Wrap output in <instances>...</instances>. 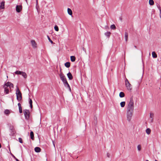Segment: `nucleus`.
<instances>
[{"label":"nucleus","instance_id":"f257e3e1","mask_svg":"<svg viewBox=\"0 0 161 161\" xmlns=\"http://www.w3.org/2000/svg\"><path fill=\"white\" fill-rule=\"evenodd\" d=\"M4 88V92L6 94L9 93V90H11L13 88V84L11 82H7L5 83L3 86Z\"/></svg>","mask_w":161,"mask_h":161},{"label":"nucleus","instance_id":"f03ea898","mask_svg":"<svg viewBox=\"0 0 161 161\" xmlns=\"http://www.w3.org/2000/svg\"><path fill=\"white\" fill-rule=\"evenodd\" d=\"M134 101L132 98H131L128 104L127 110L129 111H134Z\"/></svg>","mask_w":161,"mask_h":161},{"label":"nucleus","instance_id":"7ed1b4c3","mask_svg":"<svg viewBox=\"0 0 161 161\" xmlns=\"http://www.w3.org/2000/svg\"><path fill=\"white\" fill-rule=\"evenodd\" d=\"M134 111L127 110L126 119L129 122H130L133 116Z\"/></svg>","mask_w":161,"mask_h":161},{"label":"nucleus","instance_id":"20e7f679","mask_svg":"<svg viewBox=\"0 0 161 161\" xmlns=\"http://www.w3.org/2000/svg\"><path fill=\"white\" fill-rule=\"evenodd\" d=\"M16 94L17 100L19 101H20L22 99V94L17 86Z\"/></svg>","mask_w":161,"mask_h":161},{"label":"nucleus","instance_id":"39448f33","mask_svg":"<svg viewBox=\"0 0 161 161\" xmlns=\"http://www.w3.org/2000/svg\"><path fill=\"white\" fill-rule=\"evenodd\" d=\"M24 114L26 119H28L30 117V111L28 110L25 109L23 111Z\"/></svg>","mask_w":161,"mask_h":161},{"label":"nucleus","instance_id":"423d86ee","mask_svg":"<svg viewBox=\"0 0 161 161\" xmlns=\"http://www.w3.org/2000/svg\"><path fill=\"white\" fill-rule=\"evenodd\" d=\"M17 12L18 13L20 12L22 9V7L21 5H17L16 8Z\"/></svg>","mask_w":161,"mask_h":161},{"label":"nucleus","instance_id":"0eeeda50","mask_svg":"<svg viewBox=\"0 0 161 161\" xmlns=\"http://www.w3.org/2000/svg\"><path fill=\"white\" fill-rule=\"evenodd\" d=\"M59 75L62 81H63L64 80H65V79H66L65 76L62 73H60Z\"/></svg>","mask_w":161,"mask_h":161},{"label":"nucleus","instance_id":"6e6552de","mask_svg":"<svg viewBox=\"0 0 161 161\" xmlns=\"http://www.w3.org/2000/svg\"><path fill=\"white\" fill-rule=\"evenodd\" d=\"M154 114L153 113H150V115L149 120L151 122H153V119Z\"/></svg>","mask_w":161,"mask_h":161},{"label":"nucleus","instance_id":"1a4fd4ad","mask_svg":"<svg viewBox=\"0 0 161 161\" xmlns=\"http://www.w3.org/2000/svg\"><path fill=\"white\" fill-rule=\"evenodd\" d=\"M31 43L33 47L36 48L37 47L36 44L34 40H31Z\"/></svg>","mask_w":161,"mask_h":161},{"label":"nucleus","instance_id":"9d476101","mask_svg":"<svg viewBox=\"0 0 161 161\" xmlns=\"http://www.w3.org/2000/svg\"><path fill=\"white\" fill-rule=\"evenodd\" d=\"M67 75L68 76V78H69V80H71L73 79V76L71 74L70 72H69L67 74Z\"/></svg>","mask_w":161,"mask_h":161},{"label":"nucleus","instance_id":"9b49d317","mask_svg":"<svg viewBox=\"0 0 161 161\" xmlns=\"http://www.w3.org/2000/svg\"><path fill=\"white\" fill-rule=\"evenodd\" d=\"M4 2H2L0 3V8L1 9H4Z\"/></svg>","mask_w":161,"mask_h":161},{"label":"nucleus","instance_id":"f8f14e48","mask_svg":"<svg viewBox=\"0 0 161 161\" xmlns=\"http://www.w3.org/2000/svg\"><path fill=\"white\" fill-rule=\"evenodd\" d=\"M35 151L36 153H39L41 151V148L38 147H36L35 148Z\"/></svg>","mask_w":161,"mask_h":161},{"label":"nucleus","instance_id":"ddd939ff","mask_svg":"<svg viewBox=\"0 0 161 161\" xmlns=\"http://www.w3.org/2000/svg\"><path fill=\"white\" fill-rule=\"evenodd\" d=\"M125 85L128 90H130L131 89V88H130V84L129 83H126L125 84Z\"/></svg>","mask_w":161,"mask_h":161},{"label":"nucleus","instance_id":"4468645a","mask_svg":"<svg viewBox=\"0 0 161 161\" xmlns=\"http://www.w3.org/2000/svg\"><path fill=\"white\" fill-rule=\"evenodd\" d=\"M152 57L153 58H157V54L155 52H153L152 53Z\"/></svg>","mask_w":161,"mask_h":161},{"label":"nucleus","instance_id":"2eb2a0df","mask_svg":"<svg viewBox=\"0 0 161 161\" xmlns=\"http://www.w3.org/2000/svg\"><path fill=\"white\" fill-rule=\"evenodd\" d=\"M21 75L25 78L26 79L27 77V75L26 74L25 72L22 71V73L21 74Z\"/></svg>","mask_w":161,"mask_h":161},{"label":"nucleus","instance_id":"dca6fc26","mask_svg":"<svg viewBox=\"0 0 161 161\" xmlns=\"http://www.w3.org/2000/svg\"><path fill=\"white\" fill-rule=\"evenodd\" d=\"M30 136L31 139L33 140L34 139V136L33 132L32 131H31L30 132Z\"/></svg>","mask_w":161,"mask_h":161},{"label":"nucleus","instance_id":"f3484780","mask_svg":"<svg viewBox=\"0 0 161 161\" xmlns=\"http://www.w3.org/2000/svg\"><path fill=\"white\" fill-rule=\"evenodd\" d=\"M64 65L67 68H68L70 66V63L69 62H67L65 63Z\"/></svg>","mask_w":161,"mask_h":161},{"label":"nucleus","instance_id":"a211bd4d","mask_svg":"<svg viewBox=\"0 0 161 161\" xmlns=\"http://www.w3.org/2000/svg\"><path fill=\"white\" fill-rule=\"evenodd\" d=\"M67 10L68 14L70 15H72V12L71 9L69 8H68Z\"/></svg>","mask_w":161,"mask_h":161},{"label":"nucleus","instance_id":"6ab92c4d","mask_svg":"<svg viewBox=\"0 0 161 161\" xmlns=\"http://www.w3.org/2000/svg\"><path fill=\"white\" fill-rule=\"evenodd\" d=\"M29 103L30 104V107L31 108L32 107V100L31 99H30V98H29Z\"/></svg>","mask_w":161,"mask_h":161},{"label":"nucleus","instance_id":"aec40b11","mask_svg":"<svg viewBox=\"0 0 161 161\" xmlns=\"http://www.w3.org/2000/svg\"><path fill=\"white\" fill-rule=\"evenodd\" d=\"M128 34L127 32H125V40L126 42L127 41L128 39Z\"/></svg>","mask_w":161,"mask_h":161},{"label":"nucleus","instance_id":"412c9836","mask_svg":"<svg viewBox=\"0 0 161 161\" xmlns=\"http://www.w3.org/2000/svg\"><path fill=\"white\" fill-rule=\"evenodd\" d=\"M70 60L72 62H74L75 60V58L74 56H71L70 57Z\"/></svg>","mask_w":161,"mask_h":161},{"label":"nucleus","instance_id":"4be33fe9","mask_svg":"<svg viewBox=\"0 0 161 161\" xmlns=\"http://www.w3.org/2000/svg\"><path fill=\"white\" fill-rule=\"evenodd\" d=\"M119 96L120 97H123L125 96V94L123 92H121L119 93Z\"/></svg>","mask_w":161,"mask_h":161},{"label":"nucleus","instance_id":"5701e85b","mask_svg":"<svg viewBox=\"0 0 161 161\" xmlns=\"http://www.w3.org/2000/svg\"><path fill=\"white\" fill-rule=\"evenodd\" d=\"M4 113L5 114L8 115L10 114V112L9 110L6 109L4 111Z\"/></svg>","mask_w":161,"mask_h":161},{"label":"nucleus","instance_id":"b1692460","mask_svg":"<svg viewBox=\"0 0 161 161\" xmlns=\"http://www.w3.org/2000/svg\"><path fill=\"white\" fill-rule=\"evenodd\" d=\"M125 103L124 101L121 102L120 103L121 107L122 108L124 107V106H125Z\"/></svg>","mask_w":161,"mask_h":161},{"label":"nucleus","instance_id":"393cba45","mask_svg":"<svg viewBox=\"0 0 161 161\" xmlns=\"http://www.w3.org/2000/svg\"><path fill=\"white\" fill-rule=\"evenodd\" d=\"M110 34L111 33L110 32H107L105 33V35L108 37L110 36Z\"/></svg>","mask_w":161,"mask_h":161},{"label":"nucleus","instance_id":"a878e982","mask_svg":"<svg viewBox=\"0 0 161 161\" xmlns=\"http://www.w3.org/2000/svg\"><path fill=\"white\" fill-rule=\"evenodd\" d=\"M151 130L149 128H147L146 130V132L148 134H149L151 133Z\"/></svg>","mask_w":161,"mask_h":161},{"label":"nucleus","instance_id":"bb28decb","mask_svg":"<svg viewBox=\"0 0 161 161\" xmlns=\"http://www.w3.org/2000/svg\"><path fill=\"white\" fill-rule=\"evenodd\" d=\"M22 71L19 70H17L15 72V73L16 75H21Z\"/></svg>","mask_w":161,"mask_h":161},{"label":"nucleus","instance_id":"cd10ccee","mask_svg":"<svg viewBox=\"0 0 161 161\" xmlns=\"http://www.w3.org/2000/svg\"><path fill=\"white\" fill-rule=\"evenodd\" d=\"M149 3L151 5H153L154 4V2L153 0H149Z\"/></svg>","mask_w":161,"mask_h":161},{"label":"nucleus","instance_id":"c85d7f7f","mask_svg":"<svg viewBox=\"0 0 161 161\" xmlns=\"http://www.w3.org/2000/svg\"><path fill=\"white\" fill-rule=\"evenodd\" d=\"M64 86H65V87H67L69 88V89L70 90V91H71L70 87L69 84L68 83L67 84H65V85H64Z\"/></svg>","mask_w":161,"mask_h":161},{"label":"nucleus","instance_id":"c756f323","mask_svg":"<svg viewBox=\"0 0 161 161\" xmlns=\"http://www.w3.org/2000/svg\"><path fill=\"white\" fill-rule=\"evenodd\" d=\"M110 28L112 29L115 30L116 29V27L114 25H112L110 26Z\"/></svg>","mask_w":161,"mask_h":161},{"label":"nucleus","instance_id":"7c9ffc66","mask_svg":"<svg viewBox=\"0 0 161 161\" xmlns=\"http://www.w3.org/2000/svg\"><path fill=\"white\" fill-rule=\"evenodd\" d=\"M137 148L138 150L139 151H140L141 149V145H138L137 146Z\"/></svg>","mask_w":161,"mask_h":161},{"label":"nucleus","instance_id":"2f4dec72","mask_svg":"<svg viewBox=\"0 0 161 161\" xmlns=\"http://www.w3.org/2000/svg\"><path fill=\"white\" fill-rule=\"evenodd\" d=\"M54 28L55 30L57 31H58L59 30L58 27L57 25H55L54 26Z\"/></svg>","mask_w":161,"mask_h":161},{"label":"nucleus","instance_id":"473e14b6","mask_svg":"<svg viewBox=\"0 0 161 161\" xmlns=\"http://www.w3.org/2000/svg\"><path fill=\"white\" fill-rule=\"evenodd\" d=\"M64 85H65V84H68V82L67 81L66 79H65V80H64L63 81H62Z\"/></svg>","mask_w":161,"mask_h":161},{"label":"nucleus","instance_id":"72a5a7b5","mask_svg":"<svg viewBox=\"0 0 161 161\" xmlns=\"http://www.w3.org/2000/svg\"><path fill=\"white\" fill-rule=\"evenodd\" d=\"M47 38L48 39V40H49V41L52 43L53 44V42L50 39V38L48 36H47Z\"/></svg>","mask_w":161,"mask_h":161},{"label":"nucleus","instance_id":"f704fd0d","mask_svg":"<svg viewBox=\"0 0 161 161\" xmlns=\"http://www.w3.org/2000/svg\"><path fill=\"white\" fill-rule=\"evenodd\" d=\"M19 112L20 113H21L22 112V107H19Z\"/></svg>","mask_w":161,"mask_h":161},{"label":"nucleus","instance_id":"c9c22d12","mask_svg":"<svg viewBox=\"0 0 161 161\" xmlns=\"http://www.w3.org/2000/svg\"><path fill=\"white\" fill-rule=\"evenodd\" d=\"M19 142L20 143H23V141H22V139L21 138H19Z\"/></svg>","mask_w":161,"mask_h":161},{"label":"nucleus","instance_id":"e433bc0d","mask_svg":"<svg viewBox=\"0 0 161 161\" xmlns=\"http://www.w3.org/2000/svg\"><path fill=\"white\" fill-rule=\"evenodd\" d=\"M13 156L16 161H19V160L17 158L14 156L13 155Z\"/></svg>","mask_w":161,"mask_h":161},{"label":"nucleus","instance_id":"4c0bfd02","mask_svg":"<svg viewBox=\"0 0 161 161\" xmlns=\"http://www.w3.org/2000/svg\"><path fill=\"white\" fill-rule=\"evenodd\" d=\"M129 83V82L128 80L126 79L125 81V84H126V83Z\"/></svg>","mask_w":161,"mask_h":161},{"label":"nucleus","instance_id":"58836bf2","mask_svg":"<svg viewBox=\"0 0 161 161\" xmlns=\"http://www.w3.org/2000/svg\"><path fill=\"white\" fill-rule=\"evenodd\" d=\"M157 7H158V8L159 9V10H160V9H160V6L159 5V4H157Z\"/></svg>","mask_w":161,"mask_h":161},{"label":"nucleus","instance_id":"ea45409f","mask_svg":"<svg viewBox=\"0 0 161 161\" xmlns=\"http://www.w3.org/2000/svg\"><path fill=\"white\" fill-rule=\"evenodd\" d=\"M107 156L108 157H109L110 156V154L108 153L107 154Z\"/></svg>","mask_w":161,"mask_h":161},{"label":"nucleus","instance_id":"a19ab883","mask_svg":"<svg viewBox=\"0 0 161 161\" xmlns=\"http://www.w3.org/2000/svg\"><path fill=\"white\" fill-rule=\"evenodd\" d=\"M18 106H19V107H21V104H20L19 103H18Z\"/></svg>","mask_w":161,"mask_h":161},{"label":"nucleus","instance_id":"79ce46f5","mask_svg":"<svg viewBox=\"0 0 161 161\" xmlns=\"http://www.w3.org/2000/svg\"><path fill=\"white\" fill-rule=\"evenodd\" d=\"M159 16H160V18H161V9H160Z\"/></svg>","mask_w":161,"mask_h":161},{"label":"nucleus","instance_id":"37998d69","mask_svg":"<svg viewBox=\"0 0 161 161\" xmlns=\"http://www.w3.org/2000/svg\"><path fill=\"white\" fill-rule=\"evenodd\" d=\"M134 47H135V48H136V47H136V46H134Z\"/></svg>","mask_w":161,"mask_h":161},{"label":"nucleus","instance_id":"c03bdc74","mask_svg":"<svg viewBox=\"0 0 161 161\" xmlns=\"http://www.w3.org/2000/svg\"><path fill=\"white\" fill-rule=\"evenodd\" d=\"M1 147V144L0 143V148Z\"/></svg>","mask_w":161,"mask_h":161},{"label":"nucleus","instance_id":"a18cd8bd","mask_svg":"<svg viewBox=\"0 0 161 161\" xmlns=\"http://www.w3.org/2000/svg\"><path fill=\"white\" fill-rule=\"evenodd\" d=\"M145 161H149L147 160H146Z\"/></svg>","mask_w":161,"mask_h":161},{"label":"nucleus","instance_id":"49530a36","mask_svg":"<svg viewBox=\"0 0 161 161\" xmlns=\"http://www.w3.org/2000/svg\"><path fill=\"white\" fill-rule=\"evenodd\" d=\"M155 161H157V160H155Z\"/></svg>","mask_w":161,"mask_h":161},{"label":"nucleus","instance_id":"de8ad7c7","mask_svg":"<svg viewBox=\"0 0 161 161\" xmlns=\"http://www.w3.org/2000/svg\"><path fill=\"white\" fill-rule=\"evenodd\" d=\"M37 0H36V3H37Z\"/></svg>","mask_w":161,"mask_h":161},{"label":"nucleus","instance_id":"09e8293b","mask_svg":"<svg viewBox=\"0 0 161 161\" xmlns=\"http://www.w3.org/2000/svg\"><path fill=\"white\" fill-rule=\"evenodd\" d=\"M26 1V0H25Z\"/></svg>","mask_w":161,"mask_h":161}]
</instances>
